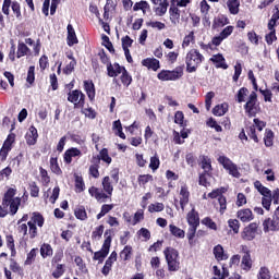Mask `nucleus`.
<instances>
[{
    "label": "nucleus",
    "mask_w": 279,
    "mask_h": 279,
    "mask_svg": "<svg viewBox=\"0 0 279 279\" xmlns=\"http://www.w3.org/2000/svg\"><path fill=\"white\" fill-rule=\"evenodd\" d=\"M190 197H191V192H189V186L182 185L179 192V204L183 211H184V208L189 205Z\"/></svg>",
    "instance_id": "4468645a"
},
{
    "label": "nucleus",
    "mask_w": 279,
    "mask_h": 279,
    "mask_svg": "<svg viewBox=\"0 0 279 279\" xmlns=\"http://www.w3.org/2000/svg\"><path fill=\"white\" fill-rule=\"evenodd\" d=\"M203 226H206L210 230H217V223L213 221L209 217H206L202 220Z\"/></svg>",
    "instance_id": "338daca9"
},
{
    "label": "nucleus",
    "mask_w": 279,
    "mask_h": 279,
    "mask_svg": "<svg viewBox=\"0 0 279 279\" xmlns=\"http://www.w3.org/2000/svg\"><path fill=\"white\" fill-rule=\"evenodd\" d=\"M230 24V20L228 19V16L220 14L218 16H216L213 21V29H219V27H226V25Z\"/></svg>",
    "instance_id": "6ab92c4d"
},
{
    "label": "nucleus",
    "mask_w": 279,
    "mask_h": 279,
    "mask_svg": "<svg viewBox=\"0 0 279 279\" xmlns=\"http://www.w3.org/2000/svg\"><path fill=\"white\" fill-rule=\"evenodd\" d=\"M241 73H243V68L241 65V62H236L234 65L233 82H239V77H241Z\"/></svg>",
    "instance_id": "13d9d810"
},
{
    "label": "nucleus",
    "mask_w": 279,
    "mask_h": 279,
    "mask_svg": "<svg viewBox=\"0 0 279 279\" xmlns=\"http://www.w3.org/2000/svg\"><path fill=\"white\" fill-rule=\"evenodd\" d=\"M80 156H82V150L72 147L64 153V162H66V165H71V162H73V158H77Z\"/></svg>",
    "instance_id": "f3484780"
},
{
    "label": "nucleus",
    "mask_w": 279,
    "mask_h": 279,
    "mask_svg": "<svg viewBox=\"0 0 279 279\" xmlns=\"http://www.w3.org/2000/svg\"><path fill=\"white\" fill-rule=\"evenodd\" d=\"M36 252H38V248L31 250V252L27 254L25 265H32L34 260H36Z\"/></svg>",
    "instance_id": "680f3d73"
},
{
    "label": "nucleus",
    "mask_w": 279,
    "mask_h": 279,
    "mask_svg": "<svg viewBox=\"0 0 279 279\" xmlns=\"http://www.w3.org/2000/svg\"><path fill=\"white\" fill-rule=\"evenodd\" d=\"M223 193H226V190L223 187L216 189L208 194V197H210V199H216V197H218L219 199V197H221Z\"/></svg>",
    "instance_id": "0e129e2a"
},
{
    "label": "nucleus",
    "mask_w": 279,
    "mask_h": 279,
    "mask_svg": "<svg viewBox=\"0 0 279 279\" xmlns=\"http://www.w3.org/2000/svg\"><path fill=\"white\" fill-rule=\"evenodd\" d=\"M143 66H146V69H151V71H158L160 69V61L157 59H144L142 61Z\"/></svg>",
    "instance_id": "b1692460"
},
{
    "label": "nucleus",
    "mask_w": 279,
    "mask_h": 279,
    "mask_svg": "<svg viewBox=\"0 0 279 279\" xmlns=\"http://www.w3.org/2000/svg\"><path fill=\"white\" fill-rule=\"evenodd\" d=\"M254 125H252L248 129V136L254 141V143H258V136L256 135V128L259 132H263V129L265 128V122L260 121L258 119H254Z\"/></svg>",
    "instance_id": "f8f14e48"
},
{
    "label": "nucleus",
    "mask_w": 279,
    "mask_h": 279,
    "mask_svg": "<svg viewBox=\"0 0 279 279\" xmlns=\"http://www.w3.org/2000/svg\"><path fill=\"white\" fill-rule=\"evenodd\" d=\"M271 202H272L271 194L268 195V196H264V197L262 198L263 208H265V210H270V208H271Z\"/></svg>",
    "instance_id": "774afa93"
},
{
    "label": "nucleus",
    "mask_w": 279,
    "mask_h": 279,
    "mask_svg": "<svg viewBox=\"0 0 279 279\" xmlns=\"http://www.w3.org/2000/svg\"><path fill=\"white\" fill-rule=\"evenodd\" d=\"M86 95L82 93V90L75 89L68 94V101L70 104H74V106H77L78 108H84Z\"/></svg>",
    "instance_id": "6e6552de"
},
{
    "label": "nucleus",
    "mask_w": 279,
    "mask_h": 279,
    "mask_svg": "<svg viewBox=\"0 0 279 279\" xmlns=\"http://www.w3.org/2000/svg\"><path fill=\"white\" fill-rule=\"evenodd\" d=\"M214 255L216 260H228V253H226L221 244H218L214 247Z\"/></svg>",
    "instance_id": "393cba45"
},
{
    "label": "nucleus",
    "mask_w": 279,
    "mask_h": 279,
    "mask_svg": "<svg viewBox=\"0 0 279 279\" xmlns=\"http://www.w3.org/2000/svg\"><path fill=\"white\" fill-rule=\"evenodd\" d=\"M113 130H117V135L120 138L125 140V133H123V126L121 125V120H117L113 122Z\"/></svg>",
    "instance_id": "5fc2aeb1"
},
{
    "label": "nucleus",
    "mask_w": 279,
    "mask_h": 279,
    "mask_svg": "<svg viewBox=\"0 0 279 279\" xmlns=\"http://www.w3.org/2000/svg\"><path fill=\"white\" fill-rule=\"evenodd\" d=\"M218 162L222 165L223 169L229 172V175H232V178H241V172H239V167L230 158L226 156H220L218 158Z\"/></svg>",
    "instance_id": "39448f33"
},
{
    "label": "nucleus",
    "mask_w": 279,
    "mask_h": 279,
    "mask_svg": "<svg viewBox=\"0 0 279 279\" xmlns=\"http://www.w3.org/2000/svg\"><path fill=\"white\" fill-rule=\"evenodd\" d=\"M39 173L43 184H49L51 182V178L45 168H39Z\"/></svg>",
    "instance_id": "052dcab7"
},
{
    "label": "nucleus",
    "mask_w": 279,
    "mask_h": 279,
    "mask_svg": "<svg viewBox=\"0 0 279 279\" xmlns=\"http://www.w3.org/2000/svg\"><path fill=\"white\" fill-rule=\"evenodd\" d=\"M207 125H208V128H213L214 130H216V132H222V131H223V129L221 128V125H219V124L217 123V121L215 120V118H209V119L207 120Z\"/></svg>",
    "instance_id": "e2e57ef3"
},
{
    "label": "nucleus",
    "mask_w": 279,
    "mask_h": 279,
    "mask_svg": "<svg viewBox=\"0 0 279 279\" xmlns=\"http://www.w3.org/2000/svg\"><path fill=\"white\" fill-rule=\"evenodd\" d=\"M189 226H199V215L195 211V208L187 214Z\"/></svg>",
    "instance_id": "c756f323"
},
{
    "label": "nucleus",
    "mask_w": 279,
    "mask_h": 279,
    "mask_svg": "<svg viewBox=\"0 0 279 279\" xmlns=\"http://www.w3.org/2000/svg\"><path fill=\"white\" fill-rule=\"evenodd\" d=\"M99 156L100 157H96V158H99V162H101V160L107 165H110V162H112V157L108 155V150L106 148L100 150Z\"/></svg>",
    "instance_id": "49530a36"
},
{
    "label": "nucleus",
    "mask_w": 279,
    "mask_h": 279,
    "mask_svg": "<svg viewBox=\"0 0 279 279\" xmlns=\"http://www.w3.org/2000/svg\"><path fill=\"white\" fill-rule=\"evenodd\" d=\"M258 230V223L252 222L246 228H244L242 233V239L245 241H252L256 236V231Z\"/></svg>",
    "instance_id": "2eb2a0df"
},
{
    "label": "nucleus",
    "mask_w": 279,
    "mask_h": 279,
    "mask_svg": "<svg viewBox=\"0 0 279 279\" xmlns=\"http://www.w3.org/2000/svg\"><path fill=\"white\" fill-rule=\"evenodd\" d=\"M120 80L124 86H130L132 84V76L128 73V70L123 68L121 71Z\"/></svg>",
    "instance_id": "ea45409f"
},
{
    "label": "nucleus",
    "mask_w": 279,
    "mask_h": 279,
    "mask_svg": "<svg viewBox=\"0 0 279 279\" xmlns=\"http://www.w3.org/2000/svg\"><path fill=\"white\" fill-rule=\"evenodd\" d=\"M145 219V211L143 209H138L135 215L133 220L131 221L132 226H136V223H140V221H143Z\"/></svg>",
    "instance_id": "864d4df0"
},
{
    "label": "nucleus",
    "mask_w": 279,
    "mask_h": 279,
    "mask_svg": "<svg viewBox=\"0 0 279 279\" xmlns=\"http://www.w3.org/2000/svg\"><path fill=\"white\" fill-rule=\"evenodd\" d=\"M250 95V90L245 87H242L239 89L238 95H236V101L238 104H243L245 101V97Z\"/></svg>",
    "instance_id": "a18cd8bd"
},
{
    "label": "nucleus",
    "mask_w": 279,
    "mask_h": 279,
    "mask_svg": "<svg viewBox=\"0 0 279 279\" xmlns=\"http://www.w3.org/2000/svg\"><path fill=\"white\" fill-rule=\"evenodd\" d=\"M114 263H117V252L113 251L106 260L105 266L101 270L104 276H108V274H110V270L112 269V265H114Z\"/></svg>",
    "instance_id": "dca6fc26"
},
{
    "label": "nucleus",
    "mask_w": 279,
    "mask_h": 279,
    "mask_svg": "<svg viewBox=\"0 0 279 279\" xmlns=\"http://www.w3.org/2000/svg\"><path fill=\"white\" fill-rule=\"evenodd\" d=\"M43 226H45V217L40 213L34 211L27 223L17 222V232L23 236H27L28 232L29 239H36L38 236V228H43Z\"/></svg>",
    "instance_id": "f257e3e1"
},
{
    "label": "nucleus",
    "mask_w": 279,
    "mask_h": 279,
    "mask_svg": "<svg viewBox=\"0 0 279 279\" xmlns=\"http://www.w3.org/2000/svg\"><path fill=\"white\" fill-rule=\"evenodd\" d=\"M93 163L89 167V175H92V178H99V158H93Z\"/></svg>",
    "instance_id": "72a5a7b5"
},
{
    "label": "nucleus",
    "mask_w": 279,
    "mask_h": 279,
    "mask_svg": "<svg viewBox=\"0 0 279 279\" xmlns=\"http://www.w3.org/2000/svg\"><path fill=\"white\" fill-rule=\"evenodd\" d=\"M138 10H142L143 14H147V10H149V3L144 0L136 2L133 7V11L138 12Z\"/></svg>",
    "instance_id": "e433bc0d"
},
{
    "label": "nucleus",
    "mask_w": 279,
    "mask_h": 279,
    "mask_svg": "<svg viewBox=\"0 0 279 279\" xmlns=\"http://www.w3.org/2000/svg\"><path fill=\"white\" fill-rule=\"evenodd\" d=\"M166 257V263L168 265L169 271H179L180 270V253L173 247H167L163 251Z\"/></svg>",
    "instance_id": "20e7f679"
},
{
    "label": "nucleus",
    "mask_w": 279,
    "mask_h": 279,
    "mask_svg": "<svg viewBox=\"0 0 279 279\" xmlns=\"http://www.w3.org/2000/svg\"><path fill=\"white\" fill-rule=\"evenodd\" d=\"M263 227H264V232H269V230L271 231H276L279 230V210L278 208L276 209L272 219L268 218L263 222Z\"/></svg>",
    "instance_id": "9d476101"
},
{
    "label": "nucleus",
    "mask_w": 279,
    "mask_h": 279,
    "mask_svg": "<svg viewBox=\"0 0 279 279\" xmlns=\"http://www.w3.org/2000/svg\"><path fill=\"white\" fill-rule=\"evenodd\" d=\"M232 32H234V26H227L223 28V31L218 35L215 36L211 39V45H215V47H219L226 38H229V36H232Z\"/></svg>",
    "instance_id": "9b49d317"
},
{
    "label": "nucleus",
    "mask_w": 279,
    "mask_h": 279,
    "mask_svg": "<svg viewBox=\"0 0 279 279\" xmlns=\"http://www.w3.org/2000/svg\"><path fill=\"white\" fill-rule=\"evenodd\" d=\"M132 256V246L126 245L120 253V257L124 260H130Z\"/></svg>",
    "instance_id": "4d7b16f0"
},
{
    "label": "nucleus",
    "mask_w": 279,
    "mask_h": 279,
    "mask_svg": "<svg viewBox=\"0 0 279 279\" xmlns=\"http://www.w3.org/2000/svg\"><path fill=\"white\" fill-rule=\"evenodd\" d=\"M102 191H105V193L109 194L112 197V191H114V187L112 186V181H110V177H105L102 179Z\"/></svg>",
    "instance_id": "2f4dec72"
},
{
    "label": "nucleus",
    "mask_w": 279,
    "mask_h": 279,
    "mask_svg": "<svg viewBox=\"0 0 279 279\" xmlns=\"http://www.w3.org/2000/svg\"><path fill=\"white\" fill-rule=\"evenodd\" d=\"M165 210V204L154 203L148 206V213H162Z\"/></svg>",
    "instance_id": "09e8293b"
},
{
    "label": "nucleus",
    "mask_w": 279,
    "mask_h": 279,
    "mask_svg": "<svg viewBox=\"0 0 279 279\" xmlns=\"http://www.w3.org/2000/svg\"><path fill=\"white\" fill-rule=\"evenodd\" d=\"M38 141V130L35 126H31L26 133L27 145H34Z\"/></svg>",
    "instance_id": "412c9836"
},
{
    "label": "nucleus",
    "mask_w": 279,
    "mask_h": 279,
    "mask_svg": "<svg viewBox=\"0 0 279 279\" xmlns=\"http://www.w3.org/2000/svg\"><path fill=\"white\" fill-rule=\"evenodd\" d=\"M202 62H204V54H202L197 49H191L185 57L187 73H195Z\"/></svg>",
    "instance_id": "f03ea898"
},
{
    "label": "nucleus",
    "mask_w": 279,
    "mask_h": 279,
    "mask_svg": "<svg viewBox=\"0 0 279 279\" xmlns=\"http://www.w3.org/2000/svg\"><path fill=\"white\" fill-rule=\"evenodd\" d=\"M40 255L43 258H47V256H53V248H51V245L43 244L40 247Z\"/></svg>",
    "instance_id": "a19ab883"
},
{
    "label": "nucleus",
    "mask_w": 279,
    "mask_h": 279,
    "mask_svg": "<svg viewBox=\"0 0 279 279\" xmlns=\"http://www.w3.org/2000/svg\"><path fill=\"white\" fill-rule=\"evenodd\" d=\"M74 215L76 219H80L81 221H86V219H88L86 208H84V206L76 207L74 210Z\"/></svg>",
    "instance_id": "4c0bfd02"
},
{
    "label": "nucleus",
    "mask_w": 279,
    "mask_h": 279,
    "mask_svg": "<svg viewBox=\"0 0 279 279\" xmlns=\"http://www.w3.org/2000/svg\"><path fill=\"white\" fill-rule=\"evenodd\" d=\"M257 97L258 96L256 95V92H252L248 96V100L244 106V110L250 117H254L256 112H258V107L256 106Z\"/></svg>",
    "instance_id": "1a4fd4ad"
},
{
    "label": "nucleus",
    "mask_w": 279,
    "mask_h": 279,
    "mask_svg": "<svg viewBox=\"0 0 279 279\" xmlns=\"http://www.w3.org/2000/svg\"><path fill=\"white\" fill-rule=\"evenodd\" d=\"M226 112H228V104L218 105L213 109V114H215V117H223Z\"/></svg>",
    "instance_id": "c9c22d12"
},
{
    "label": "nucleus",
    "mask_w": 279,
    "mask_h": 279,
    "mask_svg": "<svg viewBox=\"0 0 279 279\" xmlns=\"http://www.w3.org/2000/svg\"><path fill=\"white\" fill-rule=\"evenodd\" d=\"M84 88L88 99L93 101V99H95V84L93 83V81H84Z\"/></svg>",
    "instance_id": "c85d7f7f"
},
{
    "label": "nucleus",
    "mask_w": 279,
    "mask_h": 279,
    "mask_svg": "<svg viewBox=\"0 0 279 279\" xmlns=\"http://www.w3.org/2000/svg\"><path fill=\"white\" fill-rule=\"evenodd\" d=\"M27 53H29L27 45L20 43L17 45V58H23V56H27Z\"/></svg>",
    "instance_id": "3c124183"
},
{
    "label": "nucleus",
    "mask_w": 279,
    "mask_h": 279,
    "mask_svg": "<svg viewBox=\"0 0 279 279\" xmlns=\"http://www.w3.org/2000/svg\"><path fill=\"white\" fill-rule=\"evenodd\" d=\"M228 226L233 230L234 234H239V228H241V223L236 219H229Z\"/></svg>",
    "instance_id": "6e6d98bb"
},
{
    "label": "nucleus",
    "mask_w": 279,
    "mask_h": 279,
    "mask_svg": "<svg viewBox=\"0 0 279 279\" xmlns=\"http://www.w3.org/2000/svg\"><path fill=\"white\" fill-rule=\"evenodd\" d=\"M15 138H16V135L9 134L7 140L4 141V143L2 145V149H7L9 151H12V144L14 143Z\"/></svg>",
    "instance_id": "37998d69"
},
{
    "label": "nucleus",
    "mask_w": 279,
    "mask_h": 279,
    "mask_svg": "<svg viewBox=\"0 0 279 279\" xmlns=\"http://www.w3.org/2000/svg\"><path fill=\"white\" fill-rule=\"evenodd\" d=\"M68 45L69 47L77 45V35H75V28L71 24L68 25Z\"/></svg>",
    "instance_id": "bb28decb"
},
{
    "label": "nucleus",
    "mask_w": 279,
    "mask_h": 279,
    "mask_svg": "<svg viewBox=\"0 0 279 279\" xmlns=\"http://www.w3.org/2000/svg\"><path fill=\"white\" fill-rule=\"evenodd\" d=\"M112 208H114L113 204H111V205H108V204L102 205L100 213L96 216L97 219H101V217H106V215H108V213H110V210H112Z\"/></svg>",
    "instance_id": "603ef678"
},
{
    "label": "nucleus",
    "mask_w": 279,
    "mask_h": 279,
    "mask_svg": "<svg viewBox=\"0 0 279 279\" xmlns=\"http://www.w3.org/2000/svg\"><path fill=\"white\" fill-rule=\"evenodd\" d=\"M227 8L230 14H233V15L239 14V8H241V0H228Z\"/></svg>",
    "instance_id": "cd10ccee"
},
{
    "label": "nucleus",
    "mask_w": 279,
    "mask_h": 279,
    "mask_svg": "<svg viewBox=\"0 0 279 279\" xmlns=\"http://www.w3.org/2000/svg\"><path fill=\"white\" fill-rule=\"evenodd\" d=\"M106 240L102 244V247L100 251L94 253V260H98L99 263H104V259L108 254H110V245L112 243V236L108 235V231L105 232Z\"/></svg>",
    "instance_id": "0eeeda50"
},
{
    "label": "nucleus",
    "mask_w": 279,
    "mask_h": 279,
    "mask_svg": "<svg viewBox=\"0 0 279 279\" xmlns=\"http://www.w3.org/2000/svg\"><path fill=\"white\" fill-rule=\"evenodd\" d=\"M123 71V66L119 65V63H111L107 65V73L109 77H118L121 75Z\"/></svg>",
    "instance_id": "aec40b11"
},
{
    "label": "nucleus",
    "mask_w": 279,
    "mask_h": 279,
    "mask_svg": "<svg viewBox=\"0 0 279 279\" xmlns=\"http://www.w3.org/2000/svg\"><path fill=\"white\" fill-rule=\"evenodd\" d=\"M236 215L238 219H240V221H243V223H247L254 219V214L250 208L240 209Z\"/></svg>",
    "instance_id": "a211bd4d"
},
{
    "label": "nucleus",
    "mask_w": 279,
    "mask_h": 279,
    "mask_svg": "<svg viewBox=\"0 0 279 279\" xmlns=\"http://www.w3.org/2000/svg\"><path fill=\"white\" fill-rule=\"evenodd\" d=\"M201 167L205 173H210L213 171V160L209 157L203 156Z\"/></svg>",
    "instance_id": "7c9ffc66"
},
{
    "label": "nucleus",
    "mask_w": 279,
    "mask_h": 279,
    "mask_svg": "<svg viewBox=\"0 0 279 279\" xmlns=\"http://www.w3.org/2000/svg\"><path fill=\"white\" fill-rule=\"evenodd\" d=\"M264 143L266 147H271V145H274V132L271 130H266Z\"/></svg>",
    "instance_id": "8fccbe9b"
},
{
    "label": "nucleus",
    "mask_w": 279,
    "mask_h": 279,
    "mask_svg": "<svg viewBox=\"0 0 279 279\" xmlns=\"http://www.w3.org/2000/svg\"><path fill=\"white\" fill-rule=\"evenodd\" d=\"M50 169L56 175H62V169H60V166L58 165V158H50Z\"/></svg>",
    "instance_id": "58836bf2"
},
{
    "label": "nucleus",
    "mask_w": 279,
    "mask_h": 279,
    "mask_svg": "<svg viewBox=\"0 0 279 279\" xmlns=\"http://www.w3.org/2000/svg\"><path fill=\"white\" fill-rule=\"evenodd\" d=\"M88 193L92 195V197H95V199L100 203L107 202L111 197L108 193L104 192V190L95 186L89 187Z\"/></svg>",
    "instance_id": "ddd939ff"
},
{
    "label": "nucleus",
    "mask_w": 279,
    "mask_h": 279,
    "mask_svg": "<svg viewBox=\"0 0 279 279\" xmlns=\"http://www.w3.org/2000/svg\"><path fill=\"white\" fill-rule=\"evenodd\" d=\"M191 43H195V33L190 32L189 35H186L182 43V48L186 49L191 45Z\"/></svg>",
    "instance_id": "de8ad7c7"
},
{
    "label": "nucleus",
    "mask_w": 279,
    "mask_h": 279,
    "mask_svg": "<svg viewBox=\"0 0 279 279\" xmlns=\"http://www.w3.org/2000/svg\"><path fill=\"white\" fill-rule=\"evenodd\" d=\"M169 12L172 25H178V23H180V9H178V7L173 3V0Z\"/></svg>",
    "instance_id": "4be33fe9"
},
{
    "label": "nucleus",
    "mask_w": 279,
    "mask_h": 279,
    "mask_svg": "<svg viewBox=\"0 0 279 279\" xmlns=\"http://www.w3.org/2000/svg\"><path fill=\"white\" fill-rule=\"evenodd\" d=\"M169 7V3H167V0H163L159 3V7L156 8L155 12L157 16H165L167 14V8Z\"/></svg>",
    "instance_id": "79ce46f5"
},
{
    "label": "nucleus",
    "mask_w": 279,
    "mask_h": 279,
    "mask_svg": "<svg viewBox=\"0 0 279 279\" xmlns=\"http://www.w3.org/2000/svg\"><path fill=\"white\" fill-rule=\"evenodd\" d=\"M169 230L171 232V235L175 236L177 239H184L186 234L184 230L180 229L179 227H175V225H170Z\"/></svg>",
    "instance_id": "f704fd0d"
},
{
    "label": "nucleus",
    "mask_w": 279,
    "mask_h": 279,
    "mask_svg": "<svg viewBox=\"0 0 279 279\" xmlns=\"http://www.w3.org/2000/svg\"><path fill=\"white\" fill-rule=\"evenodd\" d=\"M257 279H271V272L269 271V268L265 266L260 267L257 274Z\"/></svg>",
    "instance_id": "c03bdc74"
},
{
    "label": "nucleus",
    "mask_w": 279,
    "mask_h": 279,
    "mask_svg": "<svg viewBox=\"0 0 279 279\" xmlns=\"http://www.w3.org/2000/svg\"><path fill=\"white\" fill-rule=\"evenodd\" d=\"M14 195H16V189L10 187L2 199V205L4 207L9 206L11 215H16L19 206H21V197H14Z\"/></svg>",
    "instance_id": "7ed1b4c3"
},
{
    "label": "nucleus",
    "mask_w": 279,
    "mask_h": 279,
    "mask_svg": "<svg viewBox=\"0 0 279 279\" xmlns=\"http://www.w3.org/2000/svg\"><path fill=\"white\" fill-rule=\"evenodd\" d=\"M241 268L244 271H250V269H252V255L248 251L244 252V255L242 256Z\"/></svg>",
    "instance_id": "a878e982"
},
{
    "label": "nucleus",
    "mask_w": 279,
    "mask_h": 279,
    "mask_svg": "<svg viewBox=\"0 0 279 279\" xmlns=\"http://www.w3.org/2000/svg\"><path fill=\"white\" fill-rule=\"evenodd\" d=\"M104 234V225H100L99 227H97L93 233H92V238L96 239V241H99V239H101Z\"/></svg>",
    "instance_id": "69168bd1"
},
{
    "label": "nucleus",
    "mask_w": 279,
    "mask_h": 279,
    "mask_svg": "<svg viewBox=\"0 0 279 279\" xmlns=\"http://www.w3.org/2000/svg\"><path fill=\"white\" fill-rule=\"evenodd\" d=\"M210 62H214L217 69H228V65L226 64V58H223V54L221 53L214 54L210 58Z\"/></svg>",
    "instance_id": "5701e85b"
},
{
    "label": "nucleus",
    "mask_w": 279,
    "mask_h": 279,
    "mask_svg": "<svg viewBox=\"0 0 279 279\" xmlns=\"http://www.w3.org/2000/svg\"><path fill=\"white\" fill-rule=\"evenodd\" d=\"M254 186L258 191V193H260V195H263V197H267V196L271 195V190L264 186V184L260 183V181H255Z\"/></svg>",
    "instance_id": "473e14b6"
},
{
    "label": "nucleus",
    "mask_w": 279,
    "mask_h": 279,
    "mask_svg": "<svg viewBox=\"0 0 279 279\" xmlns=\"http://www.w3.org/2000/svg\"><path fill=\"white\" fill-rule=\"evenodd\" d=\"M174 123H177V125H180L181 128H184V112H182V111L175 112Z\"/></svg>",
    "instance_id": "bf43d9fd"
},
{
    "label": "nucleus",
    "mask_w": 279,
    "mask_h": 279,
    "mask_svg": "<svg viewBox=\"0 0 279 279\" xmlns=\"http://www.w3.org/2000/svg\"><path fill=\"white\" fill-rule=\"evenodd\" d=\"M182 75H184L182 68H177L173 71L162 70L158 74V80H161V82H175V80H180Z\"/></svg>",
    "instance_id": "423d86ee"
}]
</instances>
